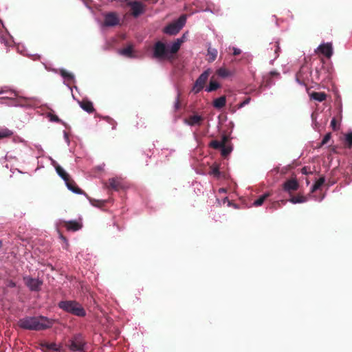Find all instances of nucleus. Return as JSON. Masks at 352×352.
Here are the masks:
<instances>
[{"mask_svg":"<svg viewBox=\"0 0 352 352\" xmlns=\"http://www.w3.org/2000/svg\"><path fill=\"white\" fill-rule=\"evenodd\" d=\"M210 174L212 175L214 177L218 178L220 177L221 173L218 166L211 167V170L210 171Z\"/></svg>","mask_w":352,"mask_h":352,"instance_id":"nucleus-33","label":"nucleus"},{"mask_svg":"<svg viewBox=\"0 0 352 352\" xmlns=\"http://www.w3.org/2000/svg\"><path fill=\"white\" fill-rule=\"evenodd\" d=\"M316 52L323 54L327 58H330L333 54V47L331 43L321 44L317 48Z\"/></svg>","mask_w":352,"mask_h":352,"instance_id":"nucleus-12","label":"nucleus"},{"mask_svg":"<svg viewBox=\"0 0 352 352\" xmlns=\"http://www.w3.org/2000/svg\"><path fill=\"white\" fill-rule=\"evenodd\" d=\"M120 54L126 57H132L133 55V47L131 45H129L126 47L120 50Z\"/></svg>","mask_w":352,"mask_h":352,"instance_id":"nucleus-31","label":"nucleus"},{"mask_svg":"<svg viewBox=\"0 0 352 352\" xmlns=\"http://www.w3.org/2000/svg\"><path fill=\"white\" fill-rule=\"evenodd\" d=\"M311 98L318 102H322L326 100L327 95L324 92H313L311 94Z\"/></svg>","mask_w":352,"mask_h":352,"instance_id":"nucleus-24","label":"nucleus"},{"mask_svg":"<svg viewBox=\"0 0 352 352\" xmlns=\"http://www.w3.org/2000/svg\"><path fill=\"white\" fill-rule=\"evenodd\" d=\"M120 19L115 12H109L104 16V25L107 27L115 26L119 23Z\"/></svg>","mask_w":352,"mask_h":352,"instance_id":"nucleus-13","label":"nucleus"},{"mask_svg":"<svg viewBox=\"0 0 352 352\" xmlns=\"http://www.w3.org/2000/svg\"><path fill=\"white\" fill-rule=\"evenodd\" d=\"M219 87H220V85L219 82L214 81L212 80H210L208 87H207L206 88V91L207 92H212V91L217 90Z\"/></svg>","mask_w":352,"mask_h":352,"instance_id":"nucleus-26","label":"nucleus"},{"mask_svg":"<svg viewBox=\"0 0 352 352\" xmlns=\"http://www.w3.org/2000/svg\"><path fill=\"white\" fill-rule=\"evenodd\" d=\"M56 170L58 175L65 181L67 182L68 178L69 177V174L59 165H57L56 167Z\"/></svg>","mask_w":352,"mask_h":352,"instance_id":"nucleus-22","label":"nucleus"},{"mask_svg":"<svg viewBox=\"0 0 352 352\" xmlns=\"http://www.w3.org/2000/svg\"><path fill=\"white\" fill-rule=\"evenodd\" d=\"M62 226L65 227L68 231L76 232L81 229L82 224L76 221H63L61 223Z\"/></svg>","mask_w":352,"mask_h":352,"instance_id":"nucleus-14","label":"nucleus"},{"mask_svg":"<svg viewBox=\"0 0 352 352\" xmlns=\"http://www.w3.org/2000/svg\"><path fill=\"white\" fill-rule=\"evenodd\" d=\"M41 346L43 350H52L54 351H59V349L56 346V344L54 342L48 343L47 342H44L41 343Z\"/></svg>","mask_w":352,"mask_h":352,"instance_id":"nucleus-21","label":"nucleus"},{"mask_svg":"<svg viewBox=\"0 0 352 352\" xmlns=\"http://www.w3.org/2000/svg\"><path fill=\"white\" fill-rule=\"evenodd\" d=\"M12 135H13V132L7 128H3V129H0V139L10 138Z\"/></svg>","mask_w":352,"mask_h":352,"instance_id":"nucleus-29","label":"nucleus"},{"mask_svg":"<svg viewBox=\"0 0 352 352\" xmlns=\"http://www.w3.org/2000/svg\"><path fill=\"white\" fill-rule=\"evenodd\" d=\"M204 118L201 116L193 115L190 116L188 119L185 120V122L190 126H200Z\"/></svg>","mask_w":352,"mask_h":352,"instance_id":"nucleus-15","label":"nucleus"},{"mask_svg":"<svg viewBox=\"0 0 352 352\" xmlns=\"http://www.w3.org/2000/svg\"><path fill=\"white\" fill-rule=\"evenodd\" d=\"M182 43L183 39L177 38L168 49L164 43L157 41L153 48V58L160 60H170L174 58L173 55L179 50Z\"/></svg>","mask_w":352,"mask_h":352,"instance_id":"nucleus-2","label":"nucleus"},{"mask_svg":"<svg viewBox=\"0 0 352 352\" xmlns=\"http://www.w3.org/2000/svg\"><path fill=\"white\" fill-rule=\"evenodd\" d=\"M300 187L299 182L296 177L287 179L283 184V190L289 195L297 191Z\"/></svg>","mask_w":352,"mask_h":352,"instance_id":"nucleus-9","label":"nucleus"},{"mask_svg":"<svg viewBox=\"0 0 352 352\" xmlns=\"http://www.w3.org/2000/svg\"><path fill=\"white\" fill-rule=\"evenodd\" d=\"M217 74L221 78H227L232 75V72L225 67H221L217 70Z\"/></svg>","mask_w":352,"mask_h":352,"instance_id":"nucleus-23","label":"nucleus"},{"mask_svg":"<svg viewBox=\"0 0 352 352\" xmlns=\"http://www.w3.org/2000/svg\"><path fill=\"white\" fill-rule=\"evenodd\" d=\"M126 3L131 8V15L137 18L145 12L146 6L138 1L126 0Z\"/></svg>","mask_w":352,"mask_h":352,"instance_id":"nucleus-6","label":"nucleus"},{"mask_svg":"<svg viewBox=\"0 0 352 352\" xmlns=\"http://www.w3.org/2000/svg\"><path fill=\"white\" fill-rule=\"evenodd\" d=\"M331 133H327L323 138L321 143L320 144L319 147H321V146H324V144H327L328 142L329 141V140L331 139Z\"/></svg>","mask_w":352,"mask_h":352,"instance_id":"nucleus-36","label":"nucleus"},{"mask_svg":"<svg viewBox=\"0 0 352 352\" xmlns=\"http://www.w3.org/2000/svg\"><path fill=\"white\" fill-rule=\"evenodd\" d=\"M105 187L108 190H113L119 191L126 187L124 180L120 177H113L109 179L108 182L105 183Z\"/></svg>","mask_w":352,"mask_h":352,"instance_id":"nucleus-8","label":"nucleus"},{"mask_svg":"<svg viewBox=\"0 0 352 352\" xmlns=\"http://www.w3.org/2000/svg\"><path fill=\"white\" fill-rule=\"evenodd\" d=\"M229 141V138L227 135H223L220 142H223V146H226V143Z\"/></svg>","mask_w":352,"mask_h":352,"instance_id":"nucleus-41","label":"nucleus"},{"mask_svg":"<svg viewBox=\"0 0 352 352\" xmlns=\"http://www.w3.org/2000/svg\"><path fill=\"white\" fill-rule=\"evenodd\" d=\"M241 53V50L236 47H233V55L237 56Z\"/></svg>","mask_w":352,"mask_h":352,"instance_id":"nucleus-44","label":"nucleus"},{"mask_svg":"<svg viewBox=\"0 0 352 352\" xmlns=\"http://www.w3.org/2000/svg\"><path fill=\"white\" fill-rule=\"evenodd\" d=\"M211 72L210 69L204 71L196 80L192 91L195 94L199 93L206 85Z\"/></svg>","mask_w":352,"mask_h":352,"instance_id":"nucleus-7","label":"nucleus"},{"mask_svg":"<svg viewBox=\"0 0 352 352\" xmlns=\"http://www.w3.org/2000/svg\"><path fill=\"white\" fill-rule=\"evenodd\" d=\"M2 241L0 240V248L2 247Z\"/></svg>","mask_w":352,"mask_h":352,"instance_id":"nucleus-46","label":"nucleus"},{"mask_svg":"<svg viewBox=\"0 0 352 352\" xmlns=\"http://www.w3.org/2000/svg\"><path fill=\"white\" fill-rule=\"evenodd\" d=\"M181 38L183 39V43H184V39H185V34H184Z\"/></svg>","mask_w":352,"mask_h":352,"instance_id":"nucleus-45","label":"nucleus"},{"mask_svg":"<svg viewBox=\"0 0 352 352\" xmlns=\"http://www.w3.org/2000/svg\"><path fill=\"white\" fill-rule=\"evenodd\" d=\"M60 74L63 78H64L67 80L73 81L74 80V76L72 73H69V72L66 71L65 69H60Z\"/></svg>","mask_w":352,"mask_h":352,"instance_id":"nucleus-28","label":"nucleus"},{"mask_svg":"<svg viewBox=\"0 0 352 352\" xmlns=\"http://www.w3.org/2000/svg\"><path fill=\"white\" fill-rule=\"evenodd\" d=\"M324 177H320L311 187V192H314L316 191L318 189H319L321 187V186L324 184Z\"/></svg>","mask_w":352,"mask_h":352,"instance_id":"nucleus-27","label":"nucleus"},{"mask_svg":"<svg viewBox=\"0 0 352 352\" xmlns=\"http://www.w3.org/2000/svg\"><path fill=\"white\" fill-rule=\"evenodd\" d=\"M60 309L78 317L86 316V311L82 306L76 300H62L58 304Z\"/></svg>","mask_w":352,"mask_h":352,"instance_id":"nucleus-3","label":"nucleus"},{"mask_svg":"<svg viewBox=\"0 0 352 352\" xmlns=\"http://www.w3.org/2000/svg\"><path fill=\"white\" fill-rule=\"evenodd\" d=\"M226 98L225 96H222L218 98H216L213 101V106L217 109H221L226 106Z\"/></svg>","mask_w":352,"mask_h":352,"instance_id":"nucleus-19","label":"nucleus"},{"mask_svg":"<svg viewBox=\"0 0 352 352\" xmlns=\"http://www.w3.org/2000/svg\"><path fill=\"white\" fill-rule=\"evenodd\" d=\"M309 168H308V167L307 166H304L302 169H301V173L304 175H308L309 173H311V171H309Z\"/></svg>","mask_w":352,"mask_h":352,"instance_id":"nucleus-43","label":"nucleus"},{"mask_svg":"<svg viewBox=\"0 0 352 352\" xmlns=\"http://www.w3.org/2000/svg\"><path fill=\"white\" fill-rule=\"evenodd\" d=\"M79 104L84 111L89 113H91L95 111L93 103L89 100H82V101L79 102Z\"/></svg>","mask_w":352,"mask_h":352,"instance_id":"nucleus-16","label":"nucleus"},{"mask_svg":"<svg viewBox=\"0 0 352 352\" xmlns=\"http://www.w3.org/2000/svg\"><path fill=\"white\" fill-rule=\"evenodd\" d=\"M208 60L209 62H212L214 61L216 58H217V50L215 49H212V48H209L208 50Z\"/></svg>","mask_w":352,"mask_h":352,"instance_id":"nucleus-32","label":"nucleus"},{"mask_svg":"<svg viewBox=\"0 0 352 352\" xmlns=\"http://www.w3.org/2000/svg\"><path fill=\"white\" fill-rule=\"evenodd\" d=\"M50 116L51 121L56 122H60V119L58 118V117L56 115L50 114Z\"/></svg>","mask_w":352,"mask_h":352,"instance_id":"nucleus-42","label":"nucleus"},{"mask_svg":"<svg viewBox=\"0 0 352 352\" xmlns=\"http://www.w3.org/2000/svg\"><path fill=\"white\" fill-rule=\"evenodd\" d=\"M250 101V98H247L245 100H243L242 102H241L239 104V108H241L244 107L245 105L248 104Z\"/></svg>","mask_w":352,"mask_h":352,"instance_id":"nucleus-40","label":"nucleus"},{"mask_svg":"<svg viewBox=\"0 0 352 352\" xmlns=\"http://www.w3.org/2000/svg\"><path fill=\"white\" fill-rule=\"evenodd\" d=\"M87 342L81 333L74 334L68 341L67 346L73 352L85 351Z\"/></svg>","mask_w":352,"mask_h":352,"instance_id":"nucleus-4","label":"nucleus"},{"mask_svg":"<svg viewBox=\"0 0 352 352\" xmlns=\"http://www.w3.org/2000/svg\"><path fill=\"white\" fill-rule=\"evenodd\" d=\"M210 146L214 149H221L223 146V142H220V141L218 140H212L210 143Z\"/></svg>","mask_w":352,"mask_h":352,"instance_id":"nucleus-34","label":"nucleus"},{"mask_svg":"<svg viewBox=\"0 0 352 352\" xmlns=\"http://www.w3.org/2000/svg\"><path fill=\"white\" fill-rule=\"evenodd\" d=\"M65 182L67 188L72 192L77 194H82L83 192L82 190L76 186V182L72 179L70 177L68 178L67 182Z\"/></svg>","mask_w":352,"mask_h":352,"instance_id":"nucleus-17","label":"nucleus"},{"mask_svg":"<svg viewBox=\"0 0 352 352\" xmlns=\"http://www.w3.org/2000/svg\"><path fill=\"white\" fill-rule=\"evenodd\" d=\"M276 74V72H271V74H272V75H274V74Z\"/></svg>","mask_w":352,"mask_h":352,"instance_id":"nucleus-47","label":"nucleus"},{"mask_svg":"<svg viewBox=\"0 0 352 352\" xmlns=\"http://www.w3.org/2000/svg\"><path fill=\"white\" fill-rule=\"evenodd\" d=\"M290 196L291 197L289 199V201L294 204L305 203L307 201V197L300 193L298 194L296 196Z\"/></svg>","mask_w":352,"mask_h":352,"instance_id":"nucleus-18","label":"nucleus"},{"mask_svg":"<svg viewBox=\"0 0 352 352\" xmlns=\"http://www.w3.org/2000/svg\"><path fill=\"white\" fill-rule=\"evenodd\" d=\"M221 155L224 157L229 155L232 151V148L230 146H223L221 148Z\"/></svg>","mask_w":352,"mask_h":352,"instance_id":"nucleus-35","label":"nucleus"},{"mask_svg":"<svg viewBox=\"0 0 352 352\" xmlns=\"http://www.w3.org/2000/svg\"><path fill=\"white\" fill-rule=\"evenodd\" d=\"M181 107L180 100H179V94L177 95L176 100L175 102L174 108L175 111H177Z\"/></svg>","mask_w":352,"mask_h":352,"instance_id":"nucleus-39","label":"nucleus"},{"mask_svg":"<svg viewBox=\"0 0 352 352\" xmlns=\"http://www.w3.org/2000/svg\"><path fill=\"white\" fill-rule=\"evenodd\" d=\"M285 202H286V201H285V200H281L280 201H275L272 204L271 208L277 210L278 208L281 207L280 204H285Z\"/></svg>","mask_w":352,"mask_h":352,"instance_id":"nucleus-37","label":"nucleus"},{"mask_svg":"<svg viewBox=\"0 0 352 352\" xmlns=\"http://www.w3.org/2000/svg\"><path fill=\"white\" fill-rule=\"evenodd\" d=\"M186 21V16L182 14L179 19L168 25L164 30V32L169 35H176L184 27Z\"/></svg>","mask_w":352,"mask_h":352,"instance_id":"nucleus-5","label":"nucleus"},{"mask_svg":"<svg viewBox=\"0 0 352 352\" xmlns=\"http://www.w3.org/2000/svg\"><path fill=\"white\" fill-rule=\"evenodd\" d=\"M25 284L31 291H39L43 282L38 279L33 278L32 277H24Z\"/></svg>","mask_w":352,"mask_h":352,"instance_id":"nucleus-11","label":"nucleus"},{"mask_svg":"<svg viewBox=\"0 0 352 352\" xmlns=\"http://www.w3.org/2000/svg\"><path fill=\"white\" fill-rule=\"evenodd\" d=\"M271 195L270 192H266L261 195L258 199L255 200L253 203V206L255 207H258L261 206L263 202Z\"/></svg>","mask_w":352,"mask_h":352,"instance_id":"nucleus-25","label":"nucleus"},{"mask_svg":"<svg viewBox=\"0 0 352 352\" xmlns=\"http://www.w3.org/2000/svg\"><path fill=\"white\" fill-rule=\"evenodd\" d=\"M331 126L333 131H337L339 129L338 122L335 118H333L331 121Z\"/></svg>","mask_w":352,"mask_h":352,"instance_id":"nucleus-38","label":"nucleus"},{"mask_svg":"<svg viewBox=\"0 0 352 352\" xmlns=\"http://www.w3.org/2000/svg\"><path fill=\"white\" fill-rule=\"evenodd\" d=\"M54 321L45 316H25L19 319L18 326L30 331H43L52 327Z\"/></svg>","mask_w":352,"mask_h":352,"instance_id":"nucleus-1","label":"nucleus"},{"mask_svg":"<svg viewBox=\"0 0 352 352\" xmlns=\"http://www.w3.org/2000/svg\"><path fill=\"white\" fill-rule=\"evenodd\" d=\"M280 48L279 46V42L275 41L270 43L265 50V54L272 60H275L279 56Z\"/></svg>","mask_w":352,"mask_h":352,"instance_id":"nucleus-10","label":"nucleus"},{"mask_svg":"<svg viewBox=\"0 0 352 352\" xmlns=\"http://www.w3.org/2000/svg\"><path fill=\"white\" fill-rule=\"evenodd\" d=\"M308 71L309 72H310L309 71V69L305 67V66H302L299 70V72L296 74V80L300 83V84H303V85H305V83L304 82V77H303V74Z\"/></svg>","mask_w":352,"mask_h":352,"instance_id":"nucleus-20","label":"nucleus"},{"mask_svg":"<svg viewBox=\"0 0 352 352\" xmlns=\"http://www.w3.org/2000/svg\"><path fill=\"white\" fill-rule=\"evenodd\" d=\"M344 146L347 148L352 147V132L348 133L345 135Z\"/></svg>","mask_w":352,"mask_h":352,"instance_id":"nucleus-30","label":"nucleus"}]
</instances>
